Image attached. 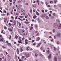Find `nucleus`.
I'll return each instance as SVG.
<instances>
[{"mask_svg":"<svg viewBox=\"0 0 61 61\" xmlns=\"http://www.w3.org/2000/svg\"><path fill=\"white\" fill-rule=\"evenodd\" d=\"M4 39L3 38H0V42H3L4 41Z\"/></svg>","mask_w":61,"mask_h":61,"instance_id":"obj_1","label":"nucleus"},{"mask_svg":"<svg viewBox=\"0 0 61 61\" xmlns=\"http://www.w3.org/2000/svg\"><path fill=\"white\" fill-rule=\"evenodd\" d=\"M26 55V57H28L30 56L29 54H25Z\"/></svg>","mask_w":61,"mask_h":61,"instance_id":"obj_2","label":"nucleus"},{"mask_svg":"<svg viewBox=\"0 0 61 61\" xmlns=\"http://www.w3.org/2000/svg\"><path fill=\"white\" fill-rule=\"evenodd\" d=\"M17 54H18V55H19V50H18V49L17 48V50H16Z\"/></svg>","mask_w":61,"mask_h":61,"instance_id":"obj_3","label":"nucleus"},{"mask_svg":"<svg viewBox=\"0 0 61 61\" xmlns=\"http://www.w3.org/2000/svg\"><path fill=\"white\" fill-rule=\"evenodd\" d=\"M59 26L58 27V29H60L61 28V24L60 23H59Z\"/></svg>","mask_w":61,"mask_h":61,"instance_id":"obj_4","label":"nucleus"},{"mask_svg":"<svg viewBox=\"0 0 61 61\" xmlns=\"http://www.w3.org/2000/svg\"><path fill=\"white\" fill-rule=\"evenodd\" d=\"M8 30H9V31H10V32H12L13 31L12 30V29H11V28H8Z\"/></svg>","mask_w":61,"mask_h":61,"instance_id":"obj_5","label":"nucleus"},{"mask_svg":"<svg viewBox=\"0 0 61 61\" xmlns=\"http://www.w3.org/2000/svg\"><path fill=\"white\" fill-rule=\"evenodd\" d=\"M8 46H12V45H11V44L10 43H9L7 44Z\"/></svg>","mask_w":61,"mask_h":61,"instance_id":"obj_6","label":"nucleus"},{"mask_svg":"<svg viewBox=\"0 0 61 61\" xmlns=\"http://www.w3.org/2000/svg\"><path fill=\"white\" fill-rule=\"evenodd\" d=\"M7 21V19H6V18H5L4 22L5 24V23H6V22Z\"/></svg>","mask_w":61,"mask_h":61,"instance_id":"obj_7","label":"nucleus"},{"mask_svg":"<svg viewBox=\"0 0 61 61\" xmlns=\"http://www.w3.org/2000/svg\"><path fill=\"white\" fill-rule=\"evenodd\" d=\"M26 50L27 51H28L29 50V46H28L26 47Z\"/></svg>","mask_w":61,"mask_h":61,"instance_id":"obj_8","label":"nucleus"},{"mask_svg":"<svg viewBox=\"0 0 61 61\" xmlns=\"http://www.w3.org/2000/svg\"><path fill=\"white\" fill-rule=\"evenodd\" d=\"M54 60L55 61H57V58L56 57H54Z\"/></svg>","mask_w":61,"mask_h":61,"instance_id":"obj_9","label":"nucleus"},{"mask_svg":"<svg viewBox=\"0 0 61 61\" xmlns=\"http://www.w3.org/2000/svg\"><path fill=\"white\" fill-rule=\"evenodd\" d=\"M21 11L23 12V13H25V10H23L22 9H21Z\"/></svg>","mask_w":61,"mask_h":61,"instance_id":"obj_10","label":"nucleus"},{"mask_svg":"<svg viewBox=\"0 0 61 61\" xmlns=\"http://www.w3.org/2000/svg\"><path fill=\"white\" fill-rule=\"evenodd\" d=\"M48 58H49L50 59L51 58V54H50V55H49V56H48Z\"/></svg>","mask_w":61,"mask_h":61,"instance_id":"obj_11","label":"nucleus"},{"mask_svg":"<svg viewBox=\"0 0 61 61\" xmlns=\"http://www.w3.org/2000/svg\"><path fill=\"white\" fill-rule=\"evenodd\" d=\"M21 1H22V0H19L18 1V2L19 4L21 3Z\"/></svg>","mask_w":61,"mask_h":61,"instance_id":"obj_12","label":"nucleus"},{"mask_svg":"<svg viewBox=\"0 0 61 61\" xmlns=\"http://www.w3.org/2000/svg\"><path fill=\"white\" fill-rule=\"evenodd\" d=\"M20 52H22V51H23V49L22 48V47L20 48Z\"/></svg>","mask_w":61,"mask_h":61,"instance_id":"obj_13","label":"nucleus"},{"mask_svg":"<svg viewBox=\"0 0 61 61\" xmlns=\"http://www.w3.org/2000/svg\"><path fill=\"white\" fill-rule=\"evenodd\" d=\"M36 17H37V16L36 15L33 16V18H34V19H35Z\"/></svg>","mask_w":61,"mask_h":61,"instance_id":"obj_14","label":"nucleus"},{"mask_svg":"<svg viewBox=\"0 0 61 61\" xmlns=\"http://www.w3.org/2000/svg\"><path fill=\"white\" fill-rule=\"evenodd\" d=\"M40 49L42 50H43L44 49V48L43 47H42L40 48Z\"/></svg>","mask_w":61,"mask_h":61,"instance_id":"obj_15","label":"nucleus"},{"mask_svg":"<svg viewBox=\"0 0 61 61\" xmlns=\"http://www.w3.org/2000/svg\"><path fill=\"white\" fill-rule=\"evenodd\" d=\"M56 2H57V0H54L55 4H56Z\"/></svg>","mask_w":61,"mask_h":61,"instance_id":"obj_16","label":"nucleus"},{"mask_svg":"<svg viewBox=\"0 0 61 61\" xmlns=\"http://www.w3.org/2000/svg\"><path fill=\"white\" fill-rule=\"evenodd\" d=\"M18 43H20L21 44H22V42L20 41H18Z\"/></svg>","mask_w":61,"mask_h":61,"instance_id":"obj_17","label":"nucleus"},{"mask_svg":"<svg viewBox=\"0 0 61 61\" xmlns=\"http://www.w3.org/2000/svg\"><path fill=\"white\" fill-rule=\"evenodd\" d=\"M39 40H40V38H39V37L36 40H37V41H39Z\"/></svg>","mask_w":61,"mask_h":61,"instance_id":"obj_18","label":"nucleus"},{"mask_svg":"<svg viewBox=\"0 0 61 61\" xmlns=\"http://www.w3.org/2000/svg\"><path fill=\"white\" fill-rule=\"evenodd\" d=\"M38 56V54L37 53H35V56L36 57H37Z\"/></svg>","mask_w":61,"mask_h":61,"instance_id":"obj_19","label":"nucleus"},{"mask_svg":"<svg viewBox=\"0 0 61 61\" xmlns=\"http://www.w3.org/2000/svg\"><path fill=\"white\" fill-rule=\"evenodd\" d=\"M36 14L37 15H39V13L37 11L36 12Z\"/></svg>","mask_w":61,"mask_h":61,"instance_id":"obj_20","label":"nucleus"},{"mask_svg":"<svg viewBox=\"0 0 61 61\" xmlns=\"http://www.w3.org/2000/svg\"><path fill=\"white\" fill-rule=\"evenodd\" d=\"M33 29V27L32 26H31L30 28V30H32Z\"/></svg>","mask_w":61,"mask_h":61,"instance_id":"obj_21","label":"nucleus"},{"mask_svg":"<svg viewBox=\"0 0 61 61\" xmlns=\"http://www.w3.org/2000/svg\"><path fill=\"white\" fill-rule=\"evenodd\" d=\"M46 19H49V17L48 16H46Z\"/></svg>","mask_w":61,"mask_h":61,"instance_id":"obj_22","label":"nucleus"},{"mask_svg":"<svg viewBox=\"0 0 61 61\" xmlns=\"http://www.w3.org/2000/svg\"><path fill=\"white\" fill-rule=\"evenodd\" d=\"M15 38H16V39H17V38H18V36L16 35L15 37Z\"/></svg>","mask_w":61,"mask_h":61,"instance_id":"obj_23","label":"nucleus"},{"mask_svg":"<svg viewBox=\"0 0 61 61\" xmlns=\"http://www.w3.org/2000/svg\"><path fill=\"white\" fill-rule=\"evenodd\" d=\"M10 37H9V40H11V37L12 36L11 35H10Z\"/></svg>","mask_w":61,"mask_h":61,"instance_id":"obj_24","label":"nucleus"},{"mask_svg":"<svg viewBox=\"0 0 61 61\" xmlns=\"http://www.w3.org/2000/svg\"><path fill=\"white\" fill-rule=\"evenodd\" d=\"M10 26H11V24L10 23H9L8 24Z\"/></svg>","mask_w":61,"mask_h":61,"instance_id":"obj_25","label":"nucleus"},{"mask_svg":"<svg viewBox=\"0 0 61 61\" xmlns=\"http://www.w3.org/2000/svg\"><path fill=\"white\" fill-rule=\"evenodd\" d=\"M26 15L27 16H25V18H26L27 17V16H28V15Z\"/></svg>","mask_w":61,"mask_h":61,"instance_id":"obj_26","label":"nucleus"},{"mask_svg":"<svg viewBox=\"0 0 61 61\" xmlns=\"http://www.w3.org/2000/svg\"><path fill=\"white\" fill-rule=\"evenodd\" d=\"M41 45V43H39L38 44V45L39 46H40Z\"/></svg>","mask_w":61,"mask_h":61,"instance_id":"obj_27","label":"nucleus"},{"mask_svg":"<svg viewBox=\"0 0 61 61\" xmlns=\"http://www.w3.org/2000/svg\"><path fill=\"white\" fill-rule=\"evenodd\" d=\"M25 24H29V22H25Z\"/></svg>","mask_w":61,"mask_h":61,"instance_id":"obj_28","label":"nucleus"},{"mask_svg":"<svg viewBox=\"0 0 61 61\" xmlns=\"http://www.w3.org/2000/svg\"><path fill=\"white\" fill-rule=\"evenodd\" d=\"M60 43L59 42V41H57V44H59Z\"/></svg>","mask_w":61,"mask_h":61,"instance_id":"obj_29","label":"nucleus"},{"mask_svg":"<svg viewBox=\"0 0 61 61\" xmlns=\"http://www.w3.org/2000/svg\"><path fill=\"white\" fill-rule=\"evenodd\" d=\"M19 61H23V60H21V59H19Z\"/></svg>","mask_w":61,"mask_h":61,"instance_id":"obj_30","label":"nucleus"},{"mask_svg":"<svg viewBox=\"0 0 61 61\" xmlns=\"http://www.w3.org/2000/svg\"><path fill=\"white\" fill-rule=\"evenodd\" d=\"M6 44H8V43H8V41H6Z\"/></svg>","mask_w":61,"mask_h":61,"instance_id":"obj_31","label":"nucleus"},{"mask_svg":"<svg viewBox=\"0 0 61 61\" xmlns=\"http://www.w3.org/2000/svg\"><path fill=\"white\" fill-rule=\"evenodd\" d=\"M4 28L5 29H7V28L6 27V26H5L4 27Z\"/></svg>","mask_w":61,"mask_h":61,"instance_id":"obj_32","label":"nucleus"},{"mask_svg":"<svg viewBox=\"0 0 61 61\" xmlns=\"http://www.w3.org/2000/svg\"><path fill=\"white\" fill-rule=\"evenodd\" d=\"M28 44V42H25V45H27Z\"/></svg>","mask_w":61,"mask_h":61,"instance_id":"obj_33","label":"nucleus"},{"mask_svg":"<svg viewBox=\"0 0 61 61\" xmlns=\"http://www.w3.org/2000/svg\"><path fill=\"white\" fill-rule=\"evenodd\" d=\"M47 7H50V5H47Z\"/></svg>","mask_w":61,"mask_h":61,"instance_id":"obj_34","label":"nucleus"},{"mask_svg":"<svg viewBox=\"0 0 61 61\" xmlns=\"http://www.w3.org/2000/svg\"><path fill=\"white\" fill-rule=\"evenodd\" d=\"M25 42H28V40L27 39H26L25 40Z\"/></svg>","mask_w":61,"mask_h":61,"instance_id":"obj_35","label":"nucleus"},{"mask_svg":"<svg viewBox=\"0 0 61 61\" xmlns=\"http://www.w3.org/2000/svg\"><path fill=\"white\" fill-rule=\"evenodd\" d=\"M54 50H55V51H56V48L55 47L54 48Z\"/></svg>","mask_w":61,"mask_h":61,"instance_id":"obj_36","label":"nucleus"},{"mask_svg":"<svg viewBox=\"0 0 61 61\" xmlns=\"http://www.w3.org/2000/svg\"><path fill=\"white\" fill-rule=\"evenodd\" d=\"M1 32L2 34H3V33L4 32V31H3V30H2L1 31Z\"/></svg>","mask_w":61,"mask_h":61,"instance_id":"obj_37","label":"nucleus"},{"mask_svg":"<svg viewBox=\"0 0 61 61\" xmlns=\"http://www.w3.org/2000/svg\"><path fill=\"white\" fill-rule=\"evenodd\" d=\"M60 33H58V36H60Z\"/></svg>","mask_w":61,"mask_h":61,"instance_id":"obj_38","label":"nucleus"},{"mask_svg":"<svg viewBox=\"0 0 61 61\" xmlns=\"http://www.w3.org/2000/svg\"><path fill=\"white\" fill-rule=\"evenodd\" d=\"M53 32H55V31H56V30H55L53 29Z\"/></svg>","mask_w":61,"mask_h":61,"instance_id":"obj_39","label":"nucleus"},{"mask_svg":"<svg viewBox=\"0 0 61 61\" xmlns=\"http://www.w3.org/2000/svg\"><path fill=\"white\" fill-rule=\"evenodd\" d=\"M32 50H33V49L32 48H30V51H32Z\"/></svg>","mask_w":61,"mask_h":61,"instance_id":"obj_40","label":"nucleus"},{"mask_svg":"<svg viewBox=\"0 0 61 61\" xmlns=\"http://www.w3.org/2000/svg\"><path fill=\"white\" fill-rule=\"evenodd\" d=\"M35 27H37V25H35Z\"/></svg>","mask_w":61,"mask_h":61,"instance_id":"obj_41","label":"nucleus"},{"mask_svg":"<svg viewBox=\"0 0 61 61\" xmlns=\"http://www.w3.org/2000/svg\"><path fill=\"white\" fill-rule=\"evenodd\" d=\"M36 44L35 43H33V46H36Z\"/></svg>","mask_w":61,"mask_h":61,"instance_id":"obj_42","label":"nucleus"},{"mask_svg":"<svg viewBox=\"0 0 61 61\" xmlns=\"http://www.w3.org/2000/svg\"><path fill=\"white\" fill-rule=\"evenodd\" d=\"M0 9L1 10H2V9H3V7H1L0 8Z\"/></svg>","mask_w":61,"mask_h":61,"instance_id":"obj_43","label":"nucleus"},{"mask_svg":"<svg viewBox=\"0 0 61 61\" xmlns=\"http://www.w3.org/2000/svg\"><path fill=\"white\" fill-rule=\"evenodd\" d=\"M13 4L14 5H15V1L13 2Z\"/></svg>","mask_w":61,"mask_h":61,"instance_id":"obj_44","label":"nucleus"},{"mask_svg":"<svg viewBox=\"0 0 61 61\" xmlns=\"http://www.w3.org/2000/svg\"><path fill=\"white\" fill-rule=\"evenodd\" d=\"M38 35H39V33H37V34L36 35V36H38Z\"/></svg>","mask_w":61,"mask_h":61,"instance_id":"obj_45","label":"nucleus"},{"mask_svg":"<svg viewBox=\"0 0 61 61\" xmlns=\"http://www.w3.org/2000/svg\"><path fill=\"white\" fill-rule=\"evenodd\" d=\"M2 16H4L5 15V14H2L1 15Z\"/></svg>","mask_w":61,"mask_h":61,"instance_id":"obj_46","label":"nucleus"},{"mask_svg":"<svg viewBox=\"0 0 61 61\" xmlns=\"http://www.w3.org/2000/svg\"><path fill=\"white\" fill-rule=\"evenodd\" d=\"M19 26H20V25H21V23H19Z\"/></svg>","mask_w":61,"mask_h":61,"instance_id":"obj_47","label":"nucleus"},{"mask_svg":"<svg viewBox=\"0 0 61 61\" xmlns=\"http://www.w3.org/2000/svg\"><path fill=\"white\" fill-rule=\"evenodd\" d=\"M4 13H6V11L5 10H4Z\"/></svg>","mask_w":61,"mask_h":61,"instance_id":"obj_48","label":"nucleus"},{"mask_svg":"<svg viewBox=\"0 0 61 61\" xmlns=\"http://www.w3.org/2000/svg\"><path fill=\"white\" fill-rule=\"evenodd\" d=\"M47 52H48V54H49V50H48Z\"/></svg>","mask_w":61,"mask_h":61,"instance_id":"obj_49","label":"nucleus"},{"mask_svg":"<svg viewBox=\"0 0 61 61\" xmlns=\"http://www.w3.org/2000/svg\"><path fill=\"white\" fill-rule=\"evenodd\" d=\"M11 18H12V19H14V17L13 16H11Z\"/></svg>","mask_w":61,"mask_h":61,"instance_id":"obj_50","label":"nucleus"},{"mask_svg":"<svg viewBox=\"0 0 61 61\" xmlns=\"http://www.w3.org/2000/svg\"><path fill=\"white\" fill-rule=\"evenodd\" d=\"M41 17H44V15H42L41 16Z\"/></svg>","mask_w":61,"mask_h":61,"instance_id":"obj_51","label":"nucleus"},{"mask_svg":"<svg viewBox=\"0 0 61 61\" xmlns=\"http://www.w3.org/2000/svg\"><path fill=\"white\" fill-rule=\"evenodd\" d=\"M28 15H29L30 17H31V15H30V14H29V13L28 14Z\"/></svg>","mask_w":61,"mask_h":61,"instance_id":"obj_52","label":"nucleus"},{"mask_svg":"<svg viewBox=\"0 0 61 61\" xmlns=\"http://www.w3.org/2000/svg\"><path fill=\"white\" fill-rule=\"evenodd\" d=\"M39 45H37V46H36V47H39Z\"/></svg>","mask_w":61,"mask_h":61,"instance_id":"obj_53","label":"nucleus"},{"mask_svg":"<svg viewBox=\"0 0 61 61\" xmlns=\"http://www.w3.org/2000/svg\"><path fill=\"white\" fill-rule=\"evenodd\" d=\"M22 57L23 58H25V56H22Z\"/></svg>","mask_w":61,"mask_h":61,"instance_id":"obj_54","label":"nucleus"},{"mask_svg":"<svg viewBox=\"0 0 61 61\" xmlns=\"http://www.w3.org/2000/svg\"><path fill=\"white\" fill-rule=\"evenodd\" d=\"M32 22H34V21H35V20L33 19L32 20Z\"/></svg>","mask_w":61,"mask_h":61,"instance_id":"obj_55","label":"nucleus"},{"mask_svg":"<svg viewBox=\"0 0 61 61\" xmlns=\"http://www.w3.org/2000/svg\"><path fill=\"white\" fill-rule=\"evenodd\" d=\"M45 12H47V10H45Z\"/></svg>","mask_w":61,"mask_h":61,"instance_id":"obj_56","label":"nucleus"},{"mask_svg":"<svg viewBox=\"0 0 61 61\" xmlns=\"http://www.w3.org/2000/svg\"><path fill=\"white\" fill-rule=\"evenodd\" d=\"M42 12H43V13L44 12V10H42Z\"/></svg>","mask_w":61,"mask_h":61,"instance_id":"obj_57","label":"nucleus"},{"mask_svg":"<svg viewBox=\"0 0 61 61\" xmlns=\"http://www.w3.org/2000/svg\"><path fill=\"white\" fill-rule=\"evenodd\" d=\"M35 42V40H32V42L33 43V42Z\"/></svg>","mask_w":61,"mask_h":61,"instance_id":"obj_58","label":"nucleus"},{"mask_svg":"<svg viewBox=\"0 0 61 61\" xmlns=\"http://www.w3.org/2000/svg\"><path fill=\"white\" fill-rule=\"evenodd\" d=\"M17 46H20V44H18L17 45Z\"/></svg>","mask_w":61,"mask_h":61,"instance_id":"obj_59","label":"nucleus"},{"mask_svg":"<svg viewBox=\"0 0 61 61\" xmlns=\"http://www.w3.org/2000/svg\"><path fill=\"white\" fill-rule=\"evenodd\" d=\"M40 56H43V55L42 54H40Z\"/></svg>","mask_w":61,"mask_h":61,"instance_id":"obj_60","label":"nucleus"},{"mask_svg":"<svg viewBox=\"0 0 61 61\" xmlns=\"http://www.w3.org/2000/svg\"><path fill=\"white\" fill-rule=\"evenodd\" d=\"M31 26H33L34 25V24H32L31 25Z\"/></svg>","mask_w":61,"mask_h":61,"instance_id":"obj_61","label":"nucleus"},{"mask_svg":"<svg viewBox=\"0 0 61 61\" xmlns=\"http://www.w3.org/2000/svg\"><path fill=\"white\" fill-rule=\"evenodd\" d=\"M17 19V17H15V20H16V19Z\"/></svg>","mask_w":61,"mask_h":61,"instance_id":"obj_62","label":"nucleus"},{"mask_svg":"<svg viewBox=\"0 0 61 61\" xmlns=\"http://www.w3.org/2000/svg\"><path fill=\"white\" fill-rule=\"evenodd\" d=\"M51 18H54V17L53 16H52L51 17Z\"/></svg>","mask_w":61,"mask_h":61,"instance_id":"obj_63","label":"nucleus"},{"mask_svg":"<svg viewBox=\"0 0 61 61\" xmlns=\"http://www.w3.org/2000/svg\"><path fill=\"white\" fill-rule=\"evenodd\" d=\"M49 16H51V14H49Z\"/></svg>","mask_w":61,"mask_h":61,"instance_id":"obj_64","label":"nucleus"}]
</instances>
